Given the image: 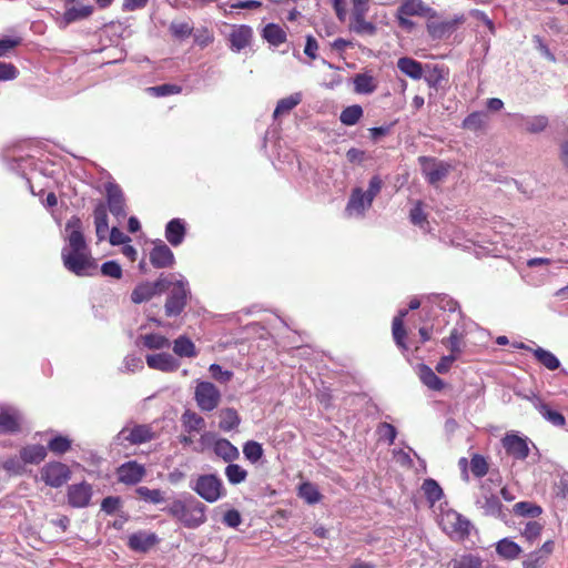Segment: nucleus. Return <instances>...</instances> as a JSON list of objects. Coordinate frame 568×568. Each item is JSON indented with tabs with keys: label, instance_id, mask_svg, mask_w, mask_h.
<instances>
[{
	"label": "nucleus",
	"instance_id": "obj_56",
	"mask_svg": "<svg viewBox=\"0 0 568 568\" xmlns=\"http://www.w3.org/2000/svg\"><path fill=\"white\" fill-rule=\"evenodd\" d=\"M170 31L176 39H185L192 34L193 27L189 22L173 21L170 26Z\"/></svg>",
	"mask_w": 568,
	"mask_h": 568
},
{
	"label": "nucleus",
	"instance_id": "obj_25",
	"mask_svg": "<svg viewBox=\"0 0 568 568\" xmlns=\"http://www.w3.org/2000/svg\"><path fill=\"white\" fill-rule=\"evenodd\" d=\"M398 70L413 80H420L424 75V65L409 57H402L397 60Z\"/></svg>",
	"mask_w": 568,
	"mask_h": 568
},
{
	"label": "nucleus",
	"instance_id": "obj_6",
	"mask_svg": "<svg viewBox=\"0 0 568 568\" xmlns=\"http://www.w3.org/2000/svg\"><path fill=\"white\" fill-rule=\"evenodd\" d=\"M418 161L423 174L432 185H437L439 182L444 181L452 169L448 163L434 158L420 156Z\"/></svg>",
	"mask_w": 568,
	"mask_h": 568
},
{
	"label": "nucleus",
	"instance_id": "obj_57",
	"mask_svg": "<svg viewBox=\"0 0 568 568\" xmlns=\"http://www.w3.org/2000/svg\"><path fill=\"white\" fill-rule=\"evenodd\" d=\"M460 339H462V336L458 333V331L453 329L450 332L449 336L447 338H444L442 341V343L449 347L452 354L458 356V354L462 353Z\"/></svg>",
	"mask_w": 568,
	"mask_h": 568
},
{
	"label": "nucleus",
	"instance_id": "obj_61",
	"mask_svg": "<svg viewBox=\"0 0 568 568\" xmlns=\"http://www.w3.org/2000/svg\"><path fill=\"white\" fill-rule=\"evenodd\" d=\"M393 336L399 347H406L404 343L406 331L404 329L403 323H400V317H394L393 320Z\"/></svg>",
	"mask_w": 568,
	"mask_h": 568
},
{
	"label": "nucleus",
	"instance_id": "obj_53",
	"mask_svg": "<svg viewBox=\"0 0 568 568\" xmlns=\"http://www.w3.org/2000/svg\"><path fill=\"white\" fill-rule=\"evenodd\" d=\"M243 454L252 463H256L263 456L262 445L254 440H248L244 444Z\"/></svg>",
	"mask_w": 568,
	"mask_h": 568
},
{
	"label": "nucleus",
	"instance_id": "obj_7",
	"mask_svg": "<svg viewBox=\"0 0 568 568\" xmlns=\"http://www.w3.org/2000/svg\"><path fill=\"white\" fill-rule=\"evenodd\" d=\"M41 479L50 487L59 488L71 477L70 468L60 462H51L40 470Z\"/></svg>",
	"mask_w": 568,
	"mask_h": 568
},
{
	"label": "nucleus",
	"instance_id": "obj_8",
	"mask_svg": "<svg viewBox=\"0 0 568 568\" xmlns=\"http://www.w3.org/2000/svg\"><path fill=\"white\" fill-rule=\"evenodd\" d=\"M187 283L178 281L168 296L164 308L168 316H176L182 313L189 295Z\"/></svg>",
	"mask_w": 568,
	"mask_h": 568
},
{
	"label": "nucleus",
	"instance_id": "obj_46",
	"mask_svg": "<svg viewBox=\"0 0 568 568\" xmlns=\"http://www.w3.org/2000/svg\"><path fill=\"white\" fill-rule=\"evenodd\" d=\"M534 355L539 363L550 371L557 369L560 365L559 359L552 353L541 347L536 348Z\"/></svg>",
	"mask_w": 568,
	"mask_h": 568
},
{
	"label": "nucleus",
	"instance_id": "obj_54",
	"mask_svg": "<svg viewBox=\"0 0 568 568\" xmlns=\"http://www.w3.org/2000/svg\"><path fill=\"white\" fill-rule=\"evenodd\" d=\"M453 568H481V560L474 555H464L452 561Z\"/></svg>",
	"mask_w": 568,
	"mask_h": 568
},
{
	"label": "nucleus",
	"instance_id": "obj_52",
	"mask_svg": "<svg viewBox=\"0 0 568 568\" xmlns=\"http://www.w3.org/2000/svg\"><path fill=\"white\" fill-rule=\"evenodd\" d=\"M516 515L535 518L541 514V508L529 501H520L514 505Z\"/></svg>",
	"mask_w": 568,
	"mask_h": 568
},
{
	"label": "nucleus",
	"instance_id": "obj_44",
	"mask_svg": "<svg viewBox=\"0 0 568 568\" xmlns=\"http://www.w3.org/2000/svg\"><path fill=\"white\" fill-rule=\"evenodd\" d=\"M366 12H355L353 13V30L357 33H365V34H374L376 32V27L372 23L365 20Z\"/></svg>",
	"mask_w": 568,
	"mask_h": 568
},
{
	"label": "nucleus",
	"instance_id": "obj_18",
	"mask_svg": "<svg viewBox=\"0 0 568 568\" xmlns=\"http://www.w3.org/2000/svg\"><path fill=\"white\" fill-rule=\"evenodd\" d=\"M150 262L156 268L170 267L174 264V254L166 244L159 241L150 252Z\"/></svg>",
	"mask_w": 568,
	"mask_h": 568
},
{
	"label": "nucleus",
	"instance_id": "obj_39",
	"mask_svg": "<svg viewBox=\"0 0 568 568\" xmlns=\"http://www.w3.org/2000/svg\"><path fill=\"white\" fill-rule=\"evenodd\" d=\"M263 38L273 45H280L285 42V31L275 23H268L263 29Z\"/></svg>",
	"mask_w": 568,
	"mask_h": 568
},
{
	"label": "nucleus",
	"instance_id": "obj_41",
	"mask_svg": "<svg viewBox=\"0 0 568 568\" xmlns=\"http://www.w3.org/2000/svg\"><path fill=\"white\" fill-rule=\"evenodd\" d=\"M301 101H302V94L300 92L291 94L290 97H286L284 99H281L277 102V105L274 110L273 116L277 118L282 114L288 113L297 104H300Z\"/></svg>",
	"mask_w": 568,
	"mask_h": 568
},
{
	"label": "nucleus",
	"instance_id": "obj_35",
	"mask_svg": "<svg viewBox=\"0 0 568 568\" xmlns=\"http://www.w3.org/2000/svg\"><path fill=\"white\" fill-rule=\"evenodd\" d=\"M377 88L376 80L367 73H358L354 78V90L359 94H371Z\"/></svg>",
	"mask_w": 568,
	"mask_h": 568
},
{
	"label": "nucleus",
	"instance_id": "obj_50",
	"mask_svg": "<svg viewBox=\"0 0 568 568\" xmlns=\"http://www.w3.org/2000/svg\"><path fill=\"white\" fill-rule=\"evenodd\" d=\"M225 476L231 484L237 485L246 479L247 471L237 464H230L225 468Z\"/></svg>",
	"mask_w": 568,
	"mask_h": 568
},
{
	"label": "nucleus",
	"instance_id": "obj_40",
	"mask_svg": "<svg viewBox=\"0 0 568 568\" xmlns=\"http://www.w3.org/2000/svg\"><path fill=\"white\" fill-rule=\"evenodd\" d=\"M156 295L154 287L151 282H144L139 284L131 294V300L135 304H140L151 300Z\"/></svg>",
	"mask_w": 568,
	"mask_h": 568
},
{
	"label": "nucleus",
	"instance_id": "obj_9",
	"mask_svg": "<svg viewBox=\"0 0 568 568\" xmlns=\"http://www.w3.org/2000/svg\"><path fill=\"white\" fill-rule=\"evenodd\" d=\"M464 21V16H456L453 19L445 20L437 19L435 16L434 18H428L426 27L433 39L440 40L449 37Z\"/></svg>",
	"mask_w": 568,
	"mask_h": 568
},
{
	"label": "nucleus",
	"instance_id": "obj_21",
	"mask_svg": "<svg viewBox=\"0 0 568 568\" xmlns=\"http://www.w3.org/2000/svg\"><path fill=\"white\" fill-rule=\"evenodd\" d=\"M532 406L550 424L554 426L562 427L566 425L565 416L552 409L548 404L544 403L539 397H532L531 399Z\"/></svg>",
	"mask_w": 568,
	"mask_h": 568
},
{
	"label": "nucleus",
	"instance_id": "obj_59",
	"mask_svg": "<svg viewBox=\"0 0 568 568\" xmlns=\"http://www.w3.org/2000/svg\"><path fill=\"white\" fill-rule=\"evenodd\" d=\"M542 530V525L537 521H528L523 531V536L530 542L538 539Z\"/></svg>",
	"mask_w": 568,
	"mask_h": 568
},
{
	"label": "nucleus",
	"instance_id": "obj_10",
	"mask_svg": "<svg viewBox=\"0 0 568 568\" xmlns=\"http://www.w3.org/2000/svg\"><path fill=\"white\" fill-rule=\"evenodd\" d=\"M65 232L68 233V246L64 247L67 252L90 251L82 233V222L78 216L68 220Z\"/></svg>",
	"mask_w": 568,
	"mask_h": 568
},
{
	"label": "nucleus",
	"instance_id": "obj_22",
	"mask_svg": "<svg viewBox=\"0 0 568 568\" xmlns=\"http://www.w3.org/2000/svg\"><path fill=\"white\" fill-rule=\"evenodd\" d=\"M397 11L400 12L402 16L435 17V11L427 7L422 0H404Z\"/></svg>",
	"mask_w": 568,
	"mask_h": 568
},
{
	"label": "nucleus",
	"instance_id": "obj_17",
	"mask_svg": "<svg viewBox=\"0 0 568 568\" xmlns=\"http://www.w3.org/2000/svg\"><path fill=\"white\" fill-rule=\"evenodd\" d=\"M253 38V30L248 26H235L233 27L230 36V48L234 52H240L251 44Z\"/></svg>",
	"mask_w": 568,
	"mask_h": 568
},
{
	"label": "nucleus",
	"instance_id": "obj_34",
	"mask_svg": "<svg viewBox=\"0 0 568 568\" xmlns=\"http://www.w3.org/2000/svg\"><path fill=\"white\" fill-rule=\"evenodd\" d=\"M496 552L507 560H514L520 555L521 548L515 541L504 538L497 542Z\"/></svg>",
	"mask_w": 568,
	"mask_h": 568
},
{
	"label": "nucleus",
	"instance_id": "obj_28",
	"mask_svg": "<svg viewBox=\"0 0 568 568\" xmlns=\"http://www.w3.org/2000/svg\"><path fill=\"white\" fill-rule=\"evenodd\" d=\"M418 376L422 383L432 390H442L445 383L439 378L435 372L427 365L422 364L418 367Z\"/></svg>",
	"mask_w": 568,
	"mask_h": 568
},
{
	"label": "nucleus",
	"instance_id": "obj_48",
	"mask_svg": "<svg viewBox=\"0 0 568 568\" xmlns=\"http://www.w3.org/2000/svg\"><path fill=\"white\" fill-rule=\"evenodd\" d=\"M298 495L303 498L307 504H316L321 500V494L316 486L311 483H304L298 488Z\"/></svg>",
	"mask_w": 568,
	"mask_h": 568
},
{
	"label": "nucleus",
	"instance_id": "obj_30",
	"mask_svg": "<svg viewBox=\"0 0 568 568\" xmlns=\"http://www.w3.org/2000/svg\"><path fill=\"white\" fill-rule=\"evenodd\" d=\"M518 119L520 120L525 131L532 134L545 131L549 123L546 115H518Z\"/></svg>",
	"mask_w": 568,
	"mask_h": 568
},
{
	"label": "nucleus",
	"instance_id": "obj_16",
	"mask_svg": "<svg viewBox=\"0 0 568 568\" xmlns=\"http://www.w3.org/2000/svg\"><path fill=\"white\" fill-rule=\"evenodd\" d=\"M108 207L116 219H124L126 215L124 196L121 189L115 184L106 185Z\"/></svg>",
	"mask_w": 568,
	"mask_h": 568
},
{
	"label": "nucleus",
	"instance_id": "obj_1",
	"mask_svg": "<svg viewBox=\"0 0 568 568\" xmlns=\"http://www.w3.org/2000/svg\"><path fill=\"white\" fill-rule=\"evenodd\" d=\"M205 510V505L194 498L189 501L174 499L164 508L171 517L190 529H195L206 521Z\"/></svg>",
	"mask_w": 568,
	"mask_h": 568
},
{
	"label": "nucleus",
	"instance_id": "obj_29",
	"mask_svg": "<svg viewBox=\"0 0 568 568\" xmlns=\"http://www.w3.org/2000/svg\"><path fill=\"white\" fill-rule=\"evenodd\" d=\"M21 418L16 412H0V433L13 434L20 430Z\"/></svg>",
	"mask_w": 568,
	"mask_h": 568
},
{
	"label": "nucleus",
	"instance_id": "obj_43",
	"mask_svg": "<svg viewBox=\"0 0 568 568\" xmlns=\"http://www.w3.org/2000/svg\"><path fill=\"white\" fill-rule=\"evenodd\" d=\"M422 490L430 504H435L443 497V489L435 479H425L422 485Z\"/></svg>",
	"mask_w": 568,
	"mask_h": 568
},
{
	"label": "nucleus",
	"instance_id": "obj_11",
	"mask_svg": "<svg viewBox=\"0 0 568 568\" xmlns=\"http://www.w3.org/2000/svg\"><path fill=\"white\" fill-rule=\"evenodd\" d=\"M154 433L149 425L126 426L118 434L119 444L129 443L131 445H140L153 439Z\"/></svg>",
	"mask_w": 568,
	"mask_h": 568
},
{
	"label": "nucleus",
	"instance_id": "obj_24",
	"mask_svg": "<svg viewBox=\"0 0 568 568\" xmlns=\"http://www.w3.org/2000/svg\"><path fill=\"white\" fill-rule=\"evenodd\" d=\"M93 12L92 6H79L68 8L62 18L58 21L59 27L64 29L69 24L89 18Z\"/></svg>",
	"mask_w": 568,
	"mask_h": 568
},
{
	"label": "nucleus",
	"instance_id": "obj_63",
	"mask_svg": "<svg viewBox=\"0 0 568 568\" xmlns=\"http://www.w3.org/2000/svg\"><path fill=\"white\" fill-rule=\"evenodd\" d=\"M546 557L540 551L531 552L524 561L523 568H540L545 564Z\"/></svg>",
	"mask_w": 568,
	"mask_h": 568
},
{
	"label": "nucleus",
	"instance_id": "obj_45",
	"mask_svg": "<svg viewBox=\"0 0 568 568\" xmlns=\"http://www.w3.org/2000/svg\"><path fill=\"white\" fill-rule=\"evenodd\" d=\"M487 124V115L484 112H473L463 121V128L471 131H478Z\"/></svg>",
	"mask_w": 568,
	"mask_h": 568
},
{
	"label": "nucleus",
	"instance_id": "obj_64",
	"mask_svg": "<svg viewBox=\"0 0 568 568\" xmlns=\"http://www.w3.org/2000/svg\"><path fill=\"white\" fill-rule=\"evenodd\" d=\"M18 75V70L12 63L0 62V81L13 80Z\"/></svg>",
	"mask_w": 568,
	"mask_h": 568
},
{
	"label": "nucleus",
	"instance_id": "obj_15",
	"mask_svg": "<svg viewBox=\"0 0 568 568\" xmlns=\"http://www.w3.org/2000/svg\"><path fill=\"white\" fill-rule=\"evenodd\" d=\"M444 529L449 534L464 537L469 534L470 523L456 511L449 510L443 516Z\"/></svg>",
	"mask_w": 568,
	"mask_h": 568
},
{
	"label": "nucleus",
	"instance_id": "obj_49",
	"mask_svg": "<svg viewBox=\"0 0 568 568\" xmlns=\"http://www.w3.org/2000/svg\"><path fill=\"white\" fill-rule=\"evenodd\" d=\"M71 448V440L62 435H57L48 443V449L57 455H62Z\"/></svg>",
	"mask_w": 568,
	"mask_h": 568
},
{
	"label": "nucleus",
	"instance_id": "obj_4",
	"mask_svg": "<svg viewBox=\"0 0 568 568\" xmlns=\"http://www.w3.org/2000/svg\"><path fill=\"white\" fill-rule=\"evenodd\" d=\"M194 399L202 412H212L219 407L222 394L211 382H197L194 390Z\"/></svg>",
	"mask_w": 568,
	"mask_h": 568
},
{
	"label": "nucleus",
	"instance_id": "obj_2",
	"mask_svg": "<svg viewBox=\"0 0 568 568\" xmlns=\"http://www.w3.org/2000/svg\"><path fill=\"white\" fill-rule=\"evenodd\" d=\"M500 485V477L493 475L481 483L479 487V494L476 498V506L483 510L486 516L499 517L501 515L503 505L495 494L496 489Z\"/></svg>",
	"mask_w": 568,
	"mask_h": 568
},
{
	"label": "nucleus",
	"instance_id": "obj_23",
	"mask_svg": "<svg viewBox=\"0 0 568 568\" xmlns=\"http://www.w3.org/2000/svg\"><path fill=\"white\" fill-rule=\"evenodd\" d=\"M158 542V536L153 532L138 531L129 537L128 545L132 550L145 552Z\"/></svg>",
	"mask_w": 568,
	"mask_h": 568
},
{
	"label": "nucleus",
	"instance_id": "obj_32",
	"mask_svg": "<svg viewBox=\"0 0 568 568\" xmlns=\"http://www.w3.org/2000/svg\"><path fill=\"white\" fill-rule=\"evenodd\" d=\"M447 71L440 65L426 64L424 67V79L426 83L434 89H437L446 79Z\"/></svg>",
	"mask_w": 568,
	"mask_h": 568
},
{
	"label": "nucleus",
	"instance_id": "obj_62",
	"mask_svg": "<svg viewBox=\"0 0 568 568\" xmlns=\"http://www.w3.org/2000/svg\"><path fill=\"white\" fill-rule=\"evenodd\" d=\"M209 371L212 377L220 383H227L233 377L231 371H224L219 364H212Z\"/></svg>",
	"mask_w": 568,
	"mask_h": 568
},
{
	"label": "nucleus",
	"instance_id": "obj_20",
	"mask_svg": "<svg viewBox=\"0 0 568 568\" xmlns=\"http://www.w3.org/2000/svg\"><path fill=\"white\" fill-rule=\"evenodd\" d=\"M503 446L509 455L517 459H525L529 453L527 442L517 435H506L503 438Z\"/></svg>",
	"mask_w": 568,
	"mask_h": 568
},
{
	"label": "nucleus",
	"instance_id": "obj_13",
	"mask_svg": "<svg viewBox=\"0 0 568 568\" xmlns=\"http://www.w3.org/2000/svg\"><path fill=\"white\" fill-rule=\"evenodd\" d=\"M145 468L143 465L132 460L122 464L118 470V480L125 485H135L145 476Z\"/></svg>",
	"mask_w": 568,
	"mask_h": 568
},
{
	"label": "nucleus",
	"instance_id": "obj_36",
	"mask_svg": "<svg viewBox=\"0 0 568 568\" xmlns=\"http://www.w3.org/2000/svg\"><path fill=\"white\" fill-rule=\"evenodd\" d=\"M181 422L187 433L200 432L205 427L204 418L190 409L183 413Z\"/></svg>",
	"mask_w": 568,
	"mask_h": 568
},
{
	"label": "nucleus",
	"instance_id": "obj_37",
	"mask_svg": "<svg viewBox=\"0 0 568 568\" xmlns=\"http://www.w3.org/2000/svg\"><path fill=\"white\" fill-rule=\"evenodd\" d=\"M173 352L180 357H195L194 343L186 336H179L173 343Z\"/></svg>",
	"mask_w": 568,
	"mask_h": 568
},
{
	"label": "nucleus",
	"instance_id": "obj_3",
	"mask_svg": "<svg viewBox=\"0 0 568 568\" xmlns=\"http://www.w3.org/2000/svg\"><path fill=\"white\" fill-rule=\"evenodd\" d=\"M61 257L64 267L78 276H90L97 270V263L90 251L67 252L62 248Z\"/></svg>",
	"mask_w": 568,
	"mask_h": 568
},
{
	"label": "nucleus",
	"instance_id": "obj_5",
	"mask_svg": "<svg viewBox=\"0 0 568 568\" xmlns=\"http://www.w3.org/2000/svg\"><path fill=\"white\" fill-rule=\"evenodd\" d=\"M193 489L207 503H215L225 494L222 480L215 475L200 476Z\"/></svg>",
	"mask_w": 568,
	"mask_h": 568
},
{
	"label": "nucleus",
	"instance_id": "obj_31",
	"mask_svg": "<svg viewBox=\"0 0 568 568\" xmlns=\"http://www.w3.org/2000/svg\"><path fill=\"white\" fill-rule=\"evenodd\" d=\"M94 224L98 241H103L106 237L109 231L106 206L103 203H99L94 210Z\"/></svg>",
	"mask_w": 568,
	"mask_h": 568
},
{
	"label": "nucleus",
	"instance_id": "obj_42",
	"mask_svg": "<svg viewBox=\"0 0 568 568\" xmlns=\"http://www.w3.org/2000/svg\"><path fill=\"white\" fill-rule=\"evenodd\" d=\"M363 116V109L358 104L345 108L339 115V120L345 125H355Z\"/></svg>",
	"mask_w": 568,
	"mask_h": 568
},
{
	"label": "nucleus",
	"instance_id": "obj_47",
	"mask_svg": "<svg viewBox=\"0 0 568 568\" xmlns=\"http://www.w3.org/2000/svg\"><path fill=\"white\" fill-rule=\"evenodd\" d=\"M135 493L142 498L144 501L151 504H161L165 500L164 493L160 489H150L145 486H140L135 489Z\"/></svg>",
	"mask_w": 568,
	"mask_h": 568
},
{
	"label": "nucleus",
	"instance_id": "obj_33",
	"mask_svg": "<svg viewBox=\"0 0 568 568\" xmlns=\"http://www.w3.org/2000/svg\"><path fill=\"white\" fill-rule=\"evenodd\" d=\"M214 453L225 462H233L239 458V449L227 439H217L214 444Z\"/></svg>",
	"mask_w": 568,
	"mask_h": 568
},
{
	"label": "nucleus",
	"instance_id": "obj_58",
	"mask_svg": "<svg viewBox=\"0 0 568 568\" xmlns=\"http://www.w3.org/2000/svg\"><path fill=\"white\" fill-rule=\"evenodd\" d=\"M148 91H150L155 97H166V95L180 93L181 87L175 85V84H162V85L148 88Z\"/></svg>",
	"mask_w": 568,
	"mask_h": 568
},
{
	"label": "nucleus",
	"instance_id": "obj_27",
	"mask_svg": "<svg viewBox=\"0 0 568 568\" xmlns=\"http://www.w3.org/2000/svg\"><path fill=\"white\" fill-rule=\"evenodd\" d=\"M47 457V448L42 445H28L20 450V458L26 464L38 465Z\"/></svg>",
	"mask_w": 568,
	"mask_h": 568
},
{
	"label": "nucleus",
	"instance_id": "obj_14",
	"mask_svg": "<svg viewBox=\"0 0 568 568\" xmlns=\"http://www.w3.org/2000/svg\"><path fill=\"white\" fill-rule=\"evenodd\" d=\"M91 497L92 487L90 484L85 481L71 485L68 488V501L72 507H87L90 503Z\"/></svg>",
	"mask_w": 568,
	"mask_h": 568
},
{
	"label": "nucleus",
	"instance_id": "obj_12",
	"mask_svg": "<svg viewBox=\"0 0 568 568\" xmlns=\"http://www.w3.org/2000/svg\"><path fill=\"white\" fill-rule=\"evenodd\" d=\"M372 203L364 191L361 187H356L352 191L345 213L349 217H363L365 211L372 206Z\"/></svg>",
	"mask_w": 568,
	"mask_h": 568
},
{
	"label": "nucleus",
	"instance_id": "obj_51",
	"mask_svg": "<svg viewBox=\"0 0 568 568\" xmlns=\"http://www.w3.org/2000/svg\"><path fill=\"white\" fill-rule=\"evenodd\" d=\"M143 345L150 349H162L170 346V341L159 334H148L142 337Z\"/></svg>",
	"mask_w": 568,
	"mask_h": 568
},
{
	"label": "nucleus",
	"instance_id": "obj_38",
	"mask_svg": "<svg viewBox=\"0 0 568 568\" xmlns=\"http://www.w3.org/2000/svg\"><path fill=\"white\" fill-rule=\"evenodd\" d=\"M240 416L234 408H224L220 412V428L224 432L232 430L240 425Z\"/></svg>",
	"mask_w": 568,
	"mask_h": 568
},
{
	"label": "nucleus",
	"instance_id": "obj_55",
	"mask_svg": "<svg viewBox=\"0 0 568 568\" xmlns=\"http://www.w3.org/2000/svg\"><path fill=\"white\" fill-rule=\"evenodd\" d=\"M488 463L479 454H475L470 459V470L476 477H483L488 473Z\"/></svg>",
	"mask_w": 568,
	"mask_h": 568
},
{
	"label": "nucleus",
	"instance_id": "obj_60",
	"mask_svg": "<svg viewBox=\"0 0 568 568\" xmlns=\"http://www.w3.org/2000/svg\"><path fill=\"white\" fill-rule=\"evenodd\" d=\"M101 272L104 276H109L112 278H121L122 268L120 264L115 261H108L102 264Z\"/></svg>",
	"mask_w": 568,
	"mask_h": 568
},
{
	"label": "nucleus",
	"instance_id": "obj_19",
	"mask_svg": "<svg viewBox=\"0 0 568 568\" xmlns=\"http://www.w3.org/2000/svg\"><path fill=\"white\" fill-rule=\"evenodd\" d=\"M146 364L152 369L165 373L175 372L180 367L179 361L169 353L150 354Z\"/></svg>",
	"mask_w": 568,
	"mask_h": 568
},
{
	"label": "nucleus",
	"instance_id": "obj_26",
	"mask_svg": "<svg viewBox=\"0 0 568 568\" xmlns=\"http://www.w3.org/2000/svg\"><path fill=\"white\" fill-rule=\"evenodd\" d=\"M185 236V226L180 219L171 220L165 227V237L173 246L180 245Z\"/></svg>",
	"mask_w": 568,
	"mask_h": 568
}]
</instances>
